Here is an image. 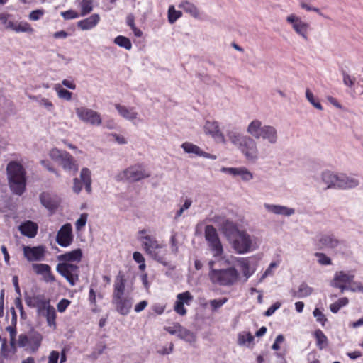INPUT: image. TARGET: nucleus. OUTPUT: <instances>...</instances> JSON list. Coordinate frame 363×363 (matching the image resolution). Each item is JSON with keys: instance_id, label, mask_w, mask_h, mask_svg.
Instances as JSON below:
<instances>
[{"instance_id": "nucleus-46", "label": "nucleus", "mask_w": 363, "mask_h": 363, "mask_svg": "<svg viewBox=\"0 0 363 363\" xmlns=\"http://www.w3.org/2000/svg\"><path fill=\"white\" fill-rule=\"evenodd\" d=\"M306 97L307 99V100L315 107L316 108L318 111H322L323 110V107L321 106V104H320V102L315 99L314 94H313V92L307 89L306 90Z\"/></svg>"}, {"instance_id": "nucleus-23", "label": "nucleus", "mask_w": 363, "mask_h": 363, "mask_svg": "<svg viewBox=\"0 0 363 363\" xmlns=\"http://www.w3.org/2000/svg\"><path fill=\"white\" fill-rule=\"evenodd\" d=\"M24 256L28 261H39L43 259L45 255V248L43 246L38 247H24Z\"/></svg>"}, {"instance_id": "nucleus-55", "label": "nucleus", "mask_w": 363, "mask_h": 363, "mask_svg": "<svg viewBox=\"0 0 363 363\" xmlns=\"http://www.w3.org/2000/svg\"><path fill=\"white\" fill-rule=\"evenodd\" d=\"M191 203H192V201L191 199H186L184 201V203L180 208V209L176 213L174 218L178 219L186 210H187L190 208V206H191Z\"/></svg>"}, {"instance_id": "nucleus-37", "label": "nucleus", "mask_w": 363, "mask_h": 363, "mask_svg": "<svg viewBox=\"0 0 363 363\" xmlns=\"http://www.w3.org/2000/svg\"><path fill=\"white\" fill-rule=\"evenodd\" d=\"M179 7L183 9L185 12L189 13L195 18H199L200 16V13L197 7L190 2H184L179 5Z\"/></svg>"}, {"instance_id": "nucleus-60", "label": "nucleus", "mask_w": 363, "mask_h": 363, "mask_svg": "<svg viewBox=\"0 0 363 363\" xmlns=\"http://www.w3.org/2000/svg\"><path fill=\"white\" fill-rule=\"evenodd\" d=\"M29 337L26 335L21 334L18 336V344L19 347H25L29 345Z\"/></svg>"}, {"instance_id": "nucleus-10", "label": "nucleus", "mask_w": 363, "mask_h": 363, "mask_svg": "<svg viewBox=\"0 0 363 363\" xmlns=\"http://www.w3.org/2000/svg\"><path fill=\"white\" fill-rule=\"evenodd\" d=\"M49 155L55 162L59 163L60 165L66 171L77 172L78 165L74 157L67 152L57 148H52Z\"/></svg>"}, {"instance_id": "nucleus-19", "label": "nucleus", "mask_w": 363, "mask_h": 363, "mask_svg": "<svg viewBox=\"0 0 363 363\" xmlns=\"http://www.w3.org/2000/svg\"><path fill=\"white\" fill-rule=\"evenodd\" d=\"M339 172L324 170L320 174V181L325 186V189H337Z\"/></svg>"}, {"instance_id": "nucleus-6", "label": "nucleus", "mask_w": 363, "mask_h": 363, "mask_svg": "<svg viewBox=\"0 0 363 363\" xmlns=\"http://www.w3.org/2000/svg\"><path fill=\"white\" fill-rule=\"evenodd\" d=\"M239 277L238 270L234 267L223 269H212L209 278L212 283L223 286H230L235 284Z\"/></svg>"}, {"instance_id": "nucleus-5", "label": "nucleus", "mask_w": 363, "mask_h": 363, "mask_svg": "<svg viewBox=\"0 0 363 363\" xmlns=\"http://www.w3.org/2000/svg\"><path fill=\"white\" fill-rule=\"evenodd\" d=\"M247 132L255 139H262L269 145H275L279 140L276 128L272 125H263L258 120L252 121L248 125Z\"/></svg>"}, {"instance_id": "nucleus-43", "label": "nucleus", "mask_w": 363, "mask_h": 363, "mask_svg": "<svg viewBox=\"0 0 363 363\" xmlns=\"http://www.w3.org/2000/svg\"><path fill=\"white\" fill-rule=\"evenodd\" d=\"M315 337L316 338L317 345L319 349L322 350L328 345V339L325 334L320 330L315 332Z\"/></svg>"}, {"instance_id": "nucleus-64", "label": "nucleus", "mask_w": 363, "mask_h": 363, "mask_svg": "<svg viewBox=\"0 0 363 363\" xmlns=\"http://www.w3.org/2000/svg\"><path fill=\"white\" fill-rule=\"evenodd\" d=\"M59 359V352L57 351H52L48 357V363H57Z\"/></svg>"}, {"instance_id": "nucleus-44", "label": "nucleus", "mask_w": 363, "mask_h": 363, "mask_svg": "<svg viewBox=\"0 0 363 363\" xmlns=\"http://www.w3.org/2000/svg\"><path fill=\"white\" fill-rule=\"evenodd\" d=\"M114 43L121 48H124L126 50H129L132 48V43L129 38L118 35L114 39Z\"/></svg>"}, {"instance_id": "nucleus-31", "label": "nucleus", "mask_w": 363, "mask_h": 363, "mask_svg": "<svg viewBox=\"0 0 363 363\" xmlns=\"http://www.w3.org/2000/svg\"><path fill=\"white\" fill-rule=\"evenodd\" d=\"M99 21V15L94 13L89 18L79 21L77 23V26L82 30H91L98 24Z\"/></svg>"}, {"instance_id": "nucleus-25", "label": "nucleus", "mask_w": 363, "mask_h": 363, "mask_svg": "<svg viewBox=\"0 0 363 363\" xmlns=\"http://www.w3.org/2000/svg\"><path fill=\"white\" fill-rule=\"evenodd\" d=\"M33 269L34 272L43 277V279L46 282H53L55 277L51 272L50 267L45 264H33Z\"/></svg>"}, {"instance_id": "nucleus-50", "label": "nucleus", "mask_w": 363, "mask_h": 363, "mask_svg": "<svg viewBox=\"0 0 363 363\" xmlns=\"http://www.w3.org/2000/svg\"><path fill=\"white\" fill-rule=\"evenodd\" d=\"M315 256L318 258V262L321 265H330L332 264L331 259L324 253L316 252Z\"/></svg>"}, {"instance_id": "nucleus-36", "label": "nucleus", "mask_w": 363, "mask_h": 363, "mask_svg": "<svg viewBox=\"0 0 363 363\" xmlns=\"http://www.w3.org/2000/svg\"><path fill=\"white\" fill-rule=\"evenodd\" d=\"M82 121L93 126L99 125L101 123L100 115H79Z\"/></svg>"}, {"instance_id": "nucleus-26", "label": "nucleus", "mask_w": 363, "mask_h": 363, "mask_svg": "<svg viewBox=\"0 0 363 363\" xmlns=\"http://www.w3.org/2000/svg\"><path fill=\"white\" fill-rule=\"evenodd\" d=\"M26 302L28 306L37 308L39 313H43L50 303L49 300H46L40 296L27 297L26 298Z\"/></svg>"}, {"instance_id": "nucleus-4", "label": "nucleus", "mask_w": 363, "mask_h": 363, "mask_svg": "<svg viewBox=\"0 0 363 363\" xmlns=\"http://www.w3.org/2000/svg\"><path fill=\"white\" fill-rule=\"evenodd\" d=\"M125 276L119 273L114 284L112 303L116 311L123 315H127L132 307L131 298L125 294Z\"/></svg>"}, {"instance_id": "nucleus-51", "label": "nucleus", "mask_w": 363, "mask_h": 363, "mask_svg": "<svg viewBox=\"0 0 363 363\" xmlns=\"http://www.w3.org/2000/svg\"><path fill=\"white\" fill-rule=\"evenodd\" d=\"M172 254L177 255L179 252V242L177 238V234L172 235L169 240Z\"/></svg>"}, {"instance_id": "nucleus-3", "label": "nucleus", "mask_w": 363, "mask_h": 363, "mask_svg": "<svg viewBox=\"0 0 363 363\" xmlns=\"http://www.w3.org/2000/svg\"><path fill=\"white\" fill-rule=\"evenodd\" d=\"M9 186L12 192L21 195L26 189V172L21 164L16 161L10 162L6 167Z\"/></svg>"}, {"instance_id": "nucleus-57", "label": "nucleus", "mask_w": 363, "mask_h": 363, "mask_svg": "<svg viewBox=\"0 0 363 363\" xmlns=\"http://www.w3.org/2000/svg\"><path fill=\"white\" fill-rule=\"evenodd\" d=\"M227 301L228 299L226 298L213 299L210 301V305L213 310H216L217 308H220L224 303H225Z\"/></svg>"}, {"instance_id": "nucleus-54", "label": "nucleus", "mask_w": 363, "mask_h": 363, "mask_svg": "<svg viewBox=\"0 0 363 363\" xmlns=\"http://www.w3.org/2000/svg\"><path fill=\"white\" fill-rule=\"evenodd\" d=\"M88 215L87 213L81 214L79 219L77 220L75 223L76 229L77 230H80L83 227L85 226L87 222Z\"/></svg>"}, {"instance_id": "nucleus-22", "label": "nucleus", "mask_w": 363, "mask_h": 363, "mask_svg": "<svg viewBox=\"0 0 363 363\" xmlns=\"http://www.w3.org/2000/svg\"><path fill=\"white\" fill-rule=\"evenodd\" d=\"M225 135L227 141L228 140L233 146L238 147V149L246 140V138L249 137L244 135L234 128H228L226 130Z\"/></svg>"}, {"instance_id": "nucleus-18", "label": "nucleus", "mask_w": 363, "mask_h": 363, "mask_svg": "<svg viewBox=\"0 0 363 363\" xmlns=\"http://www.w3.org/2000/svg\"><path fill=\"white\" fill-rule=\"evenodd\" d=\"M72 228L70 223H66L61 227L57 233L56 241L62 247L69 246L72 240Z\"/></svg>"}, {"instance_id": "nucleus-38", "label": "nucleus", "mask_w": 363, "mask_h": 363, "mask_svg": "<svg viewBox=\"0 0 363 363\" xmlns=\"http://www.w3.org/2000/svg\"><path fill=\"white\" fill-rule=\"evenodd\" d=\"M13 30L16 33H33L34 32V29L31 25L25 21H21L19 23L16 22Z\"/></svg>"}, {"instance_id": "nucleus-32", "label": "nucleus", "mask_w": 363, "mask_h": 363, "mask_svg": "<svg viewBox=\"0 0 363 363\" xmlns=\"http://www.w3.org/2000/svg\"><path fill=\"white\" fill-rule=\"evenodd\" d=\"M237 262L243 276L245 277V281H247L252 275L255 269L251 267L248 258H238Z\"/></svg>"}, {"instance_id": "nucleus-11", "label": "nucleus", "mask_w": 363, "mask_h": 363, "mask_svg": "<svg viewBox=\"0 0 363 363\" xmlns=\"http://www.w3.org/2000/svg\"><path fill=\"white\" fill-rule=\"evenodd\" d=\"M56 270L71 286H74L79 281V267L77 264L67 262H60Z\"/></svg>"}, {"instance_id": "nucleus-21", "label": "nucleus", "mask_w": 363, "mask_h": 363, "mask_svg": "<svg viewBox=\"0 0 363 363\" xmlns=\"http://www.w3.org/2000/svg\"><path fill=\"white\" fill-rule=\"evenodd\" d=\"M182 148L187 154H193L199 157H203L207 159L216 160L217 156L204 152L199 146L189 142H185L182 145Z\"/></svg>"}, {"instance_id": "nucleus-15", "label": "nucleus", "mask_w": 363, "mask_h": 363, "mask_svg": "<svg viewBox=\"0 0 363 363\" xmlns=\"http://www.w3.org/2000/svg\"><path fill=\"white\" fill-rule=\"evenodd\" d=\"M82 184L85 186L86 191L90 194L91 192V172L87 168H83L80 172V179H74L72 189L74 193L79 194L82 189Z\"/></svg>"}, {"instance_id": "nucleus-47", "label": "nucleus", "mask_w": 363, "mask_h": 363, "mask_svg": "<svg viewBox=\"0 0 363 363\" xmlns=\"http://www.w3.org/2000/svg\"><path fill=\"white\" fill-rule=\"evenodd\" d=\"M182 16V12L177 11L173 5L170 6L168 9V21L170 23H174L179 18Z\"/></svg>"}, {"instance_id": "nucleus-29", "label": "nucleus", "mask_w": 363, "mask_h": 363, "mask_svg": "<svg viewBox=\"0 0 363 363\" xmlns=\"http://www.w3.org/2000/svg\"><path fill=\"white\" fill-rule=\"evenodd\" d=\"M320 244L325 247L333 249V250H341L343 247V244L338 239L333 235H323L320 239Z\"/></svg>"}, {"instance_id": "nucleus-20", "label": "nucleus", "mask_w": 363, "mask_h": 363, "mask_svg": "<svg viewBox=\"0 0 363 363\" xmlns=\"http://www.w3.org/2000/svg\"><path fill=\"white\" fill-rule=\"evenodd\" d=\"M192 299L193 296L189 291L179 294L174 306L175 312L180 315H186V310L184 308V304H189Z\"/></svg>"}, {"instance_id": "nucleus-35", "label": "nucleus", "mask_w": 363, "mask_h": 363, "mask_svg": "<svg viewBox=\"0 0 363 363\" xmlns=\"http://www.w3.org/2000/svg\"><path fill=\"white\" fill-rule=\"evenodd\" d=\"M78 6L80 7L82 16L90 13L94 7V1L92 0H77Z\"/></svg>"}, {"instance_id": "nucleus-34", "label": "nucleus", "mask_w": 363, "mask_h": 363, "mask_svg": "<svg viewBox=\"0 0 363 363\" xmlns=\"http://www.w3.org/2000/svg\"><path fill=\"white\" fill-rule=\"evenodd\" d=\"M45 313L44 315L46 317L47 323L48 326L52 327L53 329L56 328V311L53 306H52L50 303L44 309Z\"/></svg>"}, {"instance_id": "nucleus-62", "label": "nucleus", "mask_w": 363, "mask_h": 363, "mask_svg": "<svg viewBox=\"0 0 363 363\" xmlns=\"http://www.w3.org/2000/svg\"><path fill=\"white\" fill-rule=\"evenodd\" d=\"M62 16L64 17L65 19H74L79 17L78 13L72 10L66 11L64 12H62Z\"/></svg>"}, {"instance_id": "nucleus-12", "label": "nucleus", "mask_w": 363, "mask_h": 363, "mask_svg": "<svg viewBox=\"0 0 363 363\" xmlns=\"http://www.w3.org/2000/svg\"><path fill=\"white\" fill-rule=\"evenodd\" d=\"M354 279V274L352 272L337 271L335 273L331 286L338 288L342 293L347 290L348 286Z\"/></svg>"}, {"instance_id": "nucleus-13", "label": "nucleus", "mask_w": 363, "mask_h": 363, "mask_svg": "<svg viewBox=\"0 0 363 363\" xmlns=\"http://www.w3.org/2000/svg\"><path fill=\"white\" fill-rule=\"evenodd\" d=\"M164 329L169 334L177 335L179 339L190 344H194L196 341V335L179 323H174L172 326L164 327Z\"/></svg>"}, {"instance_id": "nucleus-1", "label": "nucleus", "mask_w": 363, "mask_h": 363, "mask_svg": "<svg viewBox=\"0 0 363 363\" xmlns=\"http://www.w3.org/2000/svg\"><path fill=\"white\" fill-rule=\"evenodd\" d=\"M220 230L238 254H245L257 248L255 238L245 230H240L232 221L224 220Z\"/></svg>"}, {"instance_id": "nucleus-17", "label": "nucleus", "mask_w": 363, "mask_h": 363, "mask_svg": "<svg viewBox=\"0 0 363 363\" xmlns=\"http://www.w3.org/2000/svg\"><path fill=\"white\" fill-rule=\"evenodd\" d=\"M204 132L206 135H211L216 143L227 144L225 136L220 131L217 122L207 121L204 125Z\"/></svg>"}, {"instance_id": "nucleus-27", "label": "nucleus", "mask_w": 363, "mask_h": 363, "mask_svg": "<svg viewBox=\"0 0 363 363\" xmlns=\"http://www.w3.org/2000/svg\"><path fill=\"white\" fill-rule=\"evenodd\" d=\"M82 257V252L81 249H75L72 251L62 254L57 256V259L60 262H79Z\"/></svg>"}, {"instance_id": "nucleus-9", "label": "nucleus", "mask_w": 363, "mask_h": 363, "mask_svg": "<svg viewBox=\"0 0 363 363\" xmlns=\"http://www.w3.org/2000/svg\"><path fill=\"white\" fill-rule=\"evenodd\" d=\"M204 235L213 256L215 258L223 259L224 250L216 229L211 225H206Z\"/></svg>"}, {"instance_id": "nucleus-14", "label": "nucleus", "mask_w": 363, "mask_h": 363, "mask_svg": "<svg viewBox=\"0 0 363 363\" xmlns=\"http://www.w3.org/2000/svg\"><path fill=\"white\" fill-rule=\"evenodd\" d=\"M286 21L292 25L294 30L305 40H308L310 25L302 21L298 16L291 14L286 17Z\"/></svg>"}, {"instance_id": "nucleus-8", "label": "nucleus", "mask_w": 363, "mask_h": 363, "mask_svg": "<svg viewBox=\"0 0 363 363\" xmlns=\"http://www.w3.org/2000/svg\"><path fill=\"white\" fill-rule=\"evenodd\" d=\"M150 176V173L143 164H135L120 172L116 178L117 181L135 182L148 178Z\"/></svg>"}, {"instance_id": "nucleus-48", "label": "nucleus", "mask_w": 363, "mask_h": 363, "mask_svg": "<svg viewBox=\"0 0 363 363\" xmlns=\"http://www.w3.org/2000/svg\"><path fill=\"white\" fill-rule=\"evenodd\" d=\"M9 15L5 13H0V24L4 25L6 29L12 30L15 25L16 22L12 21H9L8 19Z\"/></svg>"}, {"instance_id": "nucleus-61", "label": "nucleus", "mask_w": 363, "mask_h": 363, "mask_svg": "<svg viewBox=\"0 0 363 363\" xmlns=\"http://www.w3.org/2000/svg\"><path fill=\"white\" fill-rule=\"evenodd\" d=\"M69 304L70 301L69 300L63 298L57 303V308L59 312L62 313L66 310Z\"/></svg>"}, {"instance_id": "nucleus-28", "label": "nucleus", "mask_w": 363, "mask_h": 363, "mask_svg": "<svg viewBox=\"0 0 363 363\" xmlns=\"http://www.w3.org/2000/svg\"><path fill=\"white\" fill-rule=\"evenodd\" d=\"M40 200L42 205L50 211L55 210L59 204L57 198L46 192H43L40 194Z\"/></svg>"}, {"instance_id": "nucleus-41", "label": "nucleus", "mask_w": 363, "mask_h": 363, "mask_svg": "<svg viewBox=\"0 0 363 363\" xmlns=\"http://www.w3.org/2000/svg\"><path fill=\"white\" fill-rule=\"evenodd\" d=\"M54 89L56 91L57 96L60 99L69 101L72 99V93L62 88L60 84H55Z\"/></svg>"}, {"instance_id": "nucleus-58", "label": "nucleus", "mask_w": 363, "mask_h": 363, "mask_svg": "<svg viewBox=\"0 0 363 363\" xmlns=\"http://www.w3.org/2000/svg\"><path fill=\"white\" fill-rule=\"evenodd\" d=\"M313 313L314 317L316 318V320L324 325L325 323L327 321V318L325 315L318 308H315Z\"/></svg>"}, {"instance_id": "nucleus-59", "label": "nucleus", "mask_w": 363, "mask_h": 363, "mask_svg": "<svg viewBox=\"0 0 363 363\" xmlns=\"http://www.w3.org/2000/svg\"><path fill=\"white\" fill-rule=\"evenodd\" d=\"M39 106L43 107L47 111H52L53 108V104L47 99H40L39 101Z\"/></svg>"}, {"instance_id": "nucleus-2", "label": "nucleus", "mask_w": 363, "mask_h": 363, "mask_svg": "<svg viewBox=\"0 0 363 363\" xmlns=\"http://www.w3.org/2000/svg\"><path fill=\"white\" fill-rule=\"evenodd\" d=\"M139 240L142 243L143 250L154 260L164 266H168L169 262L167 259V249L166 246L160 243L155 238L147 234V230L139 231Z\"/></svg>"}, {"instance_id": "nucleus-52", "label": "nucleus", "mask_w": 363, "mask_h": 363, "mask_svg": "<svg viewBox=\"0 0 363 363\" xmlns=\"http://www.w3.org/2000/svg\"><path fill=\"white\" fill-rule=\"evenodd\" d=\"M44 14H45V11L43 9H36V10L32 11L30 13V14L28 16V18L30 21H35L40 19Z\"/></svg>"}, {"instance_id": "nucleus-24", "label": "nucleus", "mask_w": 363, "mask_h": 363, "mask_svg": "<svg viewBox=\"0 0 363 363\" xmlns=\"http://www.w3.org/2000/svg\"><path fill=\"white\" fill-rule=\"evenodd\" d=\"M264 207L267 212L278 216H290L295 213L294 208L281 205L264 203Z\"/></svg>"}, {"instance_id": "nucleus-56", "label": "nucleus", "mask_w": 363, "mask_h": 363, "mask_svg": "<svg viewBox=\"0 0 363 363\" xmlns=\"http://www.w3.org/2000/svg\"><path fill=\"white\" fill-rule=\"evenodd\" d=\"M277 264L276 262H272L268 268L265 270V272L262 275L259 282H262L266 277L268 276L272 275L274 274L273 269L277 267Z\"/></svg>"}, {"instance_id": "nucleus-53", "label": "nucleus", "mask_w": 363, "mask_h": 363, "mask_svg": "<svg viewBox=\"0 0 363 363\" xmlns=\"http://www.w3.org/2000/svg\"><path fill=\"white\" fill-rule=\"evenodd\" d=\"M347 290L352 292H361L363 293V284L362 282L354 281L348 286Z\"/></svg>"}, {"instance_id": "nucleus-7", "label": "nucleus", "mask_w": 363, "mask_h": 363, "mask_svg": "<svg viewBox=\"0 0 363 363\" xmlns=\"http://www.w3.org/2000/svg\"><path fill=\"white\" fill-rule=\"evenodd\" d=\"M239 150L246 160L252 164L257 163L260 158L264 159L267 155V148H263L259 152L257 143L250 137L246 138Z\"/></svg>"}, {"instance_id": "nucleus-42", "label": "nucleus", "mask_w": 363, "mask_h": 363, "mask_svg": "<svg viewBox=\"0 0 363 363\" xmlns=\"http://www.w3.org/2000/svg\"><path fill=\"white\" fill-rule=\"evenodd\" d=\"M42 336L38 333H33L29 336V345L33 350H36L40 347L42 341Z\"/></svg>"}, {"instance_id": "nucleus-33", "label": "nucleus", "mask_w": 363, "mask_h": 363, "mask_svg": "<svg viewBox=\"0 0 363 363\" xmlns=\"http://www.w3.org/2000/svg\"><path fill=\"white\" fill-rule=\"evenodd\" d=\"M254 336L249 332H242L238 334V343L240 346H245L252 348L253 345Z\"/></svg>"}, {"instance_id": "nucleus-30", "label": "nucleus", "mask_w": 363, "mask_h": 363, "mask_svg": "<svg viewBox=\"0 0 363 363\" xmlns=\"http://www.w3.org/2000/svg\"><path fill=\"white\" fill-rule=\"evenodd\" d=\"M18 230L25 236L34 238L38 231V225L30 220L23 223L18 227Z\"/></svg>"}, {"instance_id": "nucleus-39", "label": "nucleus", "mask_w": 363, "mask_h": 363, "mask_svg": "<svg viewBox=\"0 0 363 363\" xmlns=\"http://www.w3.org/2000/svg\"><path fill=\"white\" fill-rule=\"evenodd\" d=\"M236 176L240 177L242 181L245 182H248L254 178L253 173L245 167L237 168Z\"/></svg>"}, {"instance_id": "nucleus-16", "label": "nucleus", "mask_w": 363, "mask_h": 363, "mask_svg": "<svg viewBox=\"0 0 363 363\" xmlns=\"http://www.w3.org/2000/svg\"><path fill=\"white\" fill-rule=\"evenodd\" d=\"M360 184L358 177L353 174L339 172L337 189L350 190L357 188Z\"/></svg>"}, {"instance_id": "nucleus-45", "label": "nucleus", "mask_w": 363, "mask_h": 363, "mask_svg": "<svg viewBox=\"0 0 363 363\" xmlns=\"http://www.w3.org/2000/svg\"><path fill=\"white\" fill-rule=\"evenodd\" d=\"M348 303H349V300L347 298H346V297L341 298L338 299L334 303H332L330 306V309L332 313H337L342 307L347 305Z\"/></svg>"}, {"instance_id": "nucleus-40", "label": "nucleus", "mask_w": 363, "mask_h": 363, "mask_svg": "<svg viewBox=\"0 0 363 363\" xmlns=\"http://www.w3.org/2000/svg\"><path fill=\"white\" fill-rule=\"evenodd\" d=\"M313 291L311 287L303 283L299 286L298 291H294L293 295L298 298L307 297L313 293Z\"/></svg>"}, {"instance_id": "nucleus-63", "label": "nucleus", "mask_w": 363, "mask_h": 363, "mask_svg": "<svg viewBox=\"0 0 363 363\" xmlns=\"http://www.w3.org/2000/svg\"><path fill=\"white\" fill-rule=\"evenodd\" d=\"M354 82H355L354 78L352 77L351 76H350L347 74H345V73L343 74V83L346 86H347L349 87H352L354 85Z\"/></svg>"}, {"instance_id": "nucleus-49", "label": "nucleus", "mask_w": 363, "mask_h": 363, "mask_svg": "<svg viewBox=\"0 0 363 363\" xmlns=\"http://www.w3.org/2000/svg\"><path fill=\"white\" fill-rule=\"evenodd\" d=\"M133 259L140 264L139 269L144 271L146 268L145 260L143 255L140 252H135L133 255Z\"/></svg>"}]
</instances>
